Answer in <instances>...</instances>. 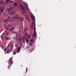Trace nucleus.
<instances>
[{
    "instance_id": "obj_18",
    "label": "nucleus",
    "mask_w": 76,
    "mask_h": 76,
    "mask_svg": "<svg viewBox=\"0 0 76 76\" xmlns=\"http://www.w3.org/2000/svg\"><path fill=\"white\" fill-rule=\"evenodd\" d=\"M16 18H17V19H19V17H14L12 18L13 19H16Z\"/></svg>"
},
{
    "instance_id": "obj_16",
    "label": "nucleus",
    "mask_w": 76,
    "mask_h": 76,
    "mask_svg": "<svg viewBox=\"0 0 76 76\" xmlns=\"http://www.w3.org/2000/svg\"><path fill=\"white\" fill-rule=\"evenodd\" d=\"M9 26H9V25H8V27L6 28V30H9Z\"/></svg>"
},
{
    "instance_id": "obj_26",
    "label": "nucleus",
    "mask_w": 76,
    "mask_h": 76,
    "mask_svg": "<svg viewBox=\"0 0 76 76\" xmlns=\"http://www.w3.org/2000/svg\"><path fill=\"white\" fill-rule=\"evenodd\" d=\"M10 51V50H7V53H9Z\"/></svg>"
},
{
    "instance_id": "obj_31",
    "label": "nucleus",
    "mask_w": 76,
    "mask_h": 76,
    "mask_svg": "<svg viewBox=\"0 0 76 76\" xmlns=\"http://www.w3.org/2000/svg\"><path fill=\"white\" fill-rule=\"evenodd\" d=\"M10 3H12L13 2V1H10Z\"/></svg>"
},
{
    "instance_id": "obj_30",
    "label": "nucleus",
    "mask_w": 76,
    "mask_h": 76,
    "mask_svg": "<svg viewBox=\"0 0 76 76\" xmlns=\"http://www.w3.org/2000/svg\"><path fill=\"white\" fill-rule=\"evenodd\" d=\"M28 72V68L27 67L26 68V72Z\"/></svg>"
},
{
    "instance_id": "obj_35",
    "label": "nucleus",
    "mask_w": 76,
    "mask_h": 76,
    "mask_svg": "<svg viewBox=\"0 0 76 76\" xmlns=\"http://www.w3.org/2000/svg\"><path fill=\"white\" fill-rule=\"evenodd\" d=\"M10 22H11L12 21V19L10 18Z\"/></svg>"
},
{
    "instance_id": "obj_29",
    "label": "nucleus",
    "mask_w": 76,
    "mask_h": 76,
    "mask_svg": "<svg viewBox=\"0 0 76 76\" xmlns=\"http://www.w3.org/2000/svg\"><path fill=\"white\" fill-rule=\"evenodd\" d=\"M7 48H5L4 50V51H6L7 50Z\"/></svg>"
},
{
    "instance_id": "obj_41",
    "label": "nucleus",
    "mask_w": 76,
    "mask_h": 76,
    "mask_svg": "<svg viewBox=\"0 0 76 76\" xmlns=\"http://www.w3.org/2000/svg\"><path fill=\"white\" fill-rule=\"evenodd\" d=\"M30 45H31H31L32 43H31V42L30 43Z\"/></svg>"
},
{
    "instance_id": "obj_2",
    "label": "nucleus",
    "mask_w": 76,
    "mask_h": 76,
    "mask_svg": "<svg viewBox=\"0 0 76 76\" xmlns=\"http://www.w3.org/2000/svg\"><path fill=\"white\" fill-rule=\"evenodd\" d=\"M23 41V42H25V39L24 38H21L20 39H19V41H20V42H22V41Z\"/></svg>"
},
{
    "instance_id": "obj_38",
    "label": "nucleus",
    "mask_w": 76,
    "mask_h": 76,
    "mask_svg": "<svg viewBox=\"0 0 76 76\" xmlns=\"http://www.w3.org/2000/svg\"><path fill=\"white\" fill-rule=\"evenodd\" d=\"M8 18H11V17H8Z\"/></svg>"
},
{
    "instance_id": "obj_14",
    "label": "nucleus",
    "mask_w": 76,
    "mask_h": 76,
    "mask_svg": "<svg viewBox=\"0 0 76 76\" xmlns=\"http://www.w3.org/2000/svg\"><path fill=\"white\" fill-rule=\"evenodd\" d=\"M6 0V1H7V2H5V3L6 4H8V3H9V0Z\"/></svg>"
},
{
    "instance_id": "obj_8",
    "label": "nucleus",
    "mask_w": 76,
    "mask_h": 76,
    "mask_svg": "<svg viewBox=\"0 0 76 76\" xmlns=\"http://www.w3.org/2000/svg\"><path fill=\"white\" fill-rule=\"evenodd\" d=\"M5 38L6 39V40H11V38H10V37H5Z\"/></svg>"
},
{
    "instance_id": "obj_6",
    "label": "nucleus",
    "mask_w": 76,
    "mask_h": 76,
    "mask_svg": "<svg viewBox=\"0 0 76 76\" xmlns=\"http://www.w3.org/2000/svg\"><path fill=\"white\" fill-rule=\"evenodd\" d=\"M25 16H26V19L28 20V21L29 22V17L26 15H25Z\"/></svg>"
},
{
    "instance_id": "obj_21",
    "label": "nucleus",
    "mask_w": 76,
    "mask_h": 76,
    "mask_svg": "<svg viewBox=\"0 0 76 76\" xmlns=\"http://www.w3.org/2000/svg\"><path fill=\"white\" fill-rule=\"evenodd\" d=\"M17 51H15L14 52H13V55H15V54H16V53H17Z\"/></svg>"
},
{
    "instance_id": "obj_9",
    "label": "nucleus",
    "mask_w": 76,
    "mask_h": 76,
    "mask_svg": "<svg viewBox=\"0 0 76 76\" xmlns=\"http://www.w3.org/2000/svg\"><path fill=\"white\" fill-rule=\"evenodd\" d=\"M37 33H34V37H35V39H36V38H37Z\"/></svg>"
},
{
    "instance_id": "obj_37",
    "label": "nucleus",
    "mask_w": 76,
    "mask_h": 76,
    "mask_svg": "<svg viewBox=\"0 0 76 76\" xmlns=\"http://www.w3.org/2000/svg\"><path fill=\"white\" fill-rule=\"evenodd\" d=\"M31 28H33V27H32V26H33L32 25H31Z\"/></svg>"
},
{
    "instance_id": "obj_27",
    "label": "nucleus",
    "mask_w": 76,
    "mask_h": 76,
    "mask_svg": "<svg viewBox=\"0 0 76 76\" xmlns=\"http://www.w3.org/2000/svg\"><path fill=\"white\" fill-rule=\"evenodd\" d=\"M30 41L31 42H33V39H32L30 40Z\"/></svg>"
},
{
    "instance_id": "obj_17",
    "label": "nucleus",
    "mask_w": 76,
    "mask_h": 76,
    "mask_svg": "<svg viewBox=\"0 0 76 76\" xmlns=\"http://www.w3.org/2000/svg\"><path fill=\"white\" fill-rule=\"evenodd\" d=\"M14 28V27H12L11 28L10 31H12V30H13V29Z\"/></svg>"
},
{
    "instance_id": "obj_1",
    "label": "nucleus",
    "mask_w": 76,
    "mask_h": 76,
    "mask_svg": "<svg viewBox=\"0 0 76 76\" xmlns=\"http://www.w3.org/2000/svg\"><path fill=\"white\" fill-rule=\"evenodd\" d=\"M10 60H11V61H10L8 60L9 62L8 64H9V65L7 67L8 68V69H10V67H11V66L13 64V61H12V58H10Z\"/></svg>"
},
{
    "instance_id": "obj_11",
    "label": "nucleus",
    "mask_w": 76,
    "mask_h": 76,
    "mask_svg": "<svg viewBox=\"0 0 76 76\" xmlns=\"http://www.w3.org/2000/svg\"><path fill=\"white\" fill-rule=\"evenodd\" d=\"M25 7L26 8V9H27V10H29V8H28V5H26L25 6Z\"/></svg>"
},
{
    "instance_id": "obj_12",
    "label": "nucleus",
    "mask_w": 76,
    "mask_h": 76,
    "mask_svg": "<svg viewBox=\"0 0 76 76\" xmlns=\"http://www.w3.org/2000/svg\"><path fill=\"white\" fill-rule=\"evenodd\" d=\"M0 4H4V2L1 1L0 2Z\"/></svg>"
},
{
    "instance_id": "obj_19",
    "label": "nucleus",
    "mask_w": 76,
    "mask_h": 76,
    "mask_svg": "<svg viewBox=\"0 0 76 76\" xmlns=\"http://www.w3.org/2000/svg\"><path fill=\"white\" fill-rule=\"evenodd\" d=\"M14 6H17V3H16L15 2H14Z\"/></svg>"
},
{
    "instance_id": "obj_13",
    "label": "nucleus",
    "mask_w": 76,
    "mask_h": 76,
    "mask_svg": "<svg viewBox=\"0 0 76 76\" xmlns=\"http://www.w3.org/2000/svg\"><path fill=\"white\" fill-rule=\"evenodd\" d=\"M15 11L12 12H11V13H10L9 14L10 15H13L14 13H15Z\"/></svg>"
},
{
    "instance_id": "obj_33",
    "label": "nucleus",
    "mask_w": 76,
    "mask_h": 76,
    "mask_svg": "<svg viewBox=\"0 0 76 76\" xmlns=\"http://www.w3.org/2000/svg\"><path fill=\"white\" fill-rule=\"evenodd\" d=\"M21 13H23V14H24V12H22V11H21Z\"/></svg>"
},
{
    "instance_id": "obj_22",
    "label": "nucleus",
    "mask_w": 76,
    "mask_h": 76,
    "mask_svg": "<svg viewBox=\"0 0 76 76\" xmlns=\"http://www.w3.org/2000/svg\"><path fill=\"white\" fill-rule=\"evenodd\" d=\"M4 22H6V23L7 22V20H4Z\"/></svg>"
},
{
    "instance_id": "obj_25",
    "label": "nucleus",
    "mask_w": 76,
    "mask_h": 76,
    "mask_svg": "<svg viewBox=\"0 0 76 76\" xmlns=\"http://www.w3.org/2000/svg\"><path fill=\"white\" fill-rule=\"evenodd\" d=\"M18 50H20V47H18Z\"/></svg>"
},
{
    "instance_id": "obj_5",
    "label": "nucleus",
    "mask_w": 76,
    "mask_h": 76,
    "mask_svg": "<svg viewBox=\"0 0 76 76\" xmlns=\"http://www.w3.org/2000/svg\"><path fill=\"white\" fill-rule=\"evenodd\" d=\"M4 9V7H2L1 8V12H3V11Z\"/></svg>"
},
{
    "instance_id": "obj_40",
    "label": "nucleus",
    "mask_w": 76,
    "mask_h": 76,
    "mask_svg": "<svg viewBox=\"0 0 76 76\" xmlns=\"http://www.w3.org/2000/svg\"><path fill=\"white\" fill-rule=\"evenodd\" d=\"M8 47H9V46H10V45L9 44H8Z\"/></svg>"
},
{
    "instance_id": "obj_43",
    "label": "nucleus",
    "mask_w": 76,
    "mask_h": 76,
    "mask_svg": "<svg viewBox=\"0 0 76 76\" xmlns=\"http://www.w3.org/2000/svg\"><path fill=\"white\" fill-rule=\"evenodd\" d=\"M32 36L33 37V38H34V36H33V35H32Z\"/></svg>"
},
{
    "instance_id": "obj_7",
    "label": "nucleus",
    "mask_w": 76,
    "mask_h": 76,
    "mask_svg": "<svg viewBox=\"0 0 76 76\" xmlns=\"http://www.w3.org/2000/svg\"><path fill=\"white\" fill-rule=\"evenodd\" d=\"M32 19L33 22H34L35 23V17L34 16L32 17Z\"/></svg>"
},
{
    "instance_id": "obj_34",
    "label": "nucleus",
    "mask_w": 76,
    "mask_h": 76,
    "mask_svg": "<svg viewBox=\"0 0 76 76\" xmlns=\"http://www.w3.org/2000/svg\"><path fill=\"white\" fill-rule=\"evenodd\" d=\"M7 20H10V19H7Z\"/></svg>"
},
{
    "instance_id": "obj_4",
    "label": "nucleus",
    "mask_w": 76,
    "mask_h": 76,
    "mask_svg": "<svg viewBox=\"0 0 76 76\" xmlns=\"http://www.w3.org/2000/svg\"><path fill=\"white\" fill-rule=\"evenodd\" d=\"M12 7H11V8H7V10H8V12L9 13H10V12H12V10H12Z\"/></svg>"
},
{
    "instance_id": "obj_39",
    "label": "nucleus",
    "mask_w": 76,
    "mask_h": 76,
    "mask_svg": "<svg viewBox=\"0 0 76 76\" xmlns=\"http://www.w3.org/2000/svg\"><path fill=\"white\" fill-rule=\"evenodd\" d=\"M16 15V16H18V15Z\"/></svg>"
},
{
    "instance_id": "obj_20",
    "label": "nucleus",
    "mask_w": 76,
    "mask_h": 76,
    "mask_svg": "<svg viewBox=\"0 0 76 76\" xmlns=\"http://www.w3.org/2000/svg\"><path fill=\"white\" fill-rule=\"evenodd\" d=\"M28 35V38H30V36H31V35H29L28 34H27Z\"/></svg>"
},
{
    "instance_id": "obj_32",
    "label": "nucleus",
    "mask_w": 76,
    "mask_h": 76,
    "mask_svg": "<svg viewBox=\"0 0 76 76\" xmlns=\"http://www.w3.org/2000/svg\"><path fill=\"white\" fill-rule=\"evenodd\" d=\"M12 33H15V31H12Z\"/></svg>"
},
{
    "instance_id": "obj_23",
    "label": "nucleus",
    "mask_w": 76,
    "mask_h": 76,
    "mask_svg": "<svg viewBox=\"0 0 76 76\" xmlns=\"http://www.w3.org/2000/svg\"><path fill=\"white\" fill-rule=\"evenodd\" d=\"M6 34L7 36H9V33L8 32H7Z\"/></svg>"
},
{
    "instance_id": "obj_10",
    "label": "nucleus",
    "mask_w": 76,
    "mask_h": 76,
    "mask_svg": "<svg viewBox=\"0 0 76 76\" xmlns=\"http://www.w3.org/2000/svg\"><path fill=\"white\" fill-rule=\"evenodd\" d=\"M34 33H37V32H36V28L35 27V23H34Z\"/></svg>"
},
{
    "instance_id": "obj_28",
    "label": "nucleus",
    "mask_w": 76,
    "mask_h": 76,
    "mask_svg": "<svg viewBox=\"0 0 76 76\" xmlns=\"http://www.w3.org/2000/svg\"><path fill=\"white\" fill-rule=\"evenodd\" d=\"M19 52H20V50H17V53H19Z\"/></svg>"
},
{
    "instance_id": "obj_36",
    "label": "nucleus",
    "mask_w": 76,
    "mask_h": 76,
    "mask_svg": "<svg viewBox=\"0 0 76 76\" xmlns=\"http://www.w3.org/2000/svg\"><path fill=\"white\" fill-rule=\"evenodd\" d=\"M31 23L32 24V25H34V22H32Z\"/></svg>"
},
{
    "instance_id": "obj_24",
    "label": "nucleus",
    "mask_w": 76,
    "mask_h": 76,
    "mask_svg": "<svg viewBox=\"0 0 76 76\" xmlns=\"http://www.w3.org/2000/svg\"><path fill=\"white\" fill-rule=\"evenodd\" d=\"M26 42H27V43L28 42V40L26 39Z\"/></svg>"
},
{
    "instance_id": "obj_3",
    "label": "nucleus",
    "mask_w": 76,
    "mask_h": 76,
    "mask_svg": "<svg viewBox=\"0 0 76 76\" xmlns=\"http://www.w3.org/2000/svg\"><path fill=\"white\" fill-rule=\"evenodd\" d=\"M20 6H21V9L22 10L23 12H25V13H26V11L24 10H25V8H24V7L22 6V5L21 4H20Z\"/></svg>"
},
{
    "instance_id": "obj_15",
    "label": "nucleus",
    "mask_w": 76,
    "mask_h": 76,
    "mask_svg": "<svg viewBox=\"0 0 76 76\" xmlns=\"http://www.w3.org/2000/svg\"><path fill=\"white\" fill-rule=\"evenodd\" d=\"M20 19L21 20V21H23V18L20 17Z\"/></svg>"
},
{
    "instance_id": "obj_42",
    "label": "nucleus",
    "mask_w": 76,
    "mask_h": 76,
    "mask_svg": "<svg viewBox=\"0 0 76 76\" xmlns=\"http://www.w3.org/2000/svg\"><path fill=\"white\" fill-rule=\"evenodd\" d=\"M25 35H26V33H25Z\"/></svg>"
}]
</instances>
